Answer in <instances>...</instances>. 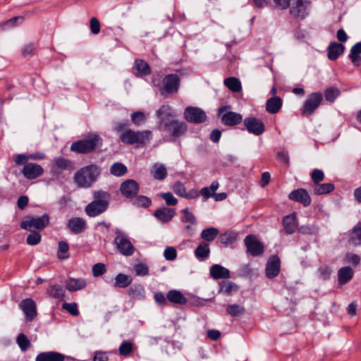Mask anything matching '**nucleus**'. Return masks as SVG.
<instances>
[{
    "label": "nucleus",
    "instance_id": "obj_1",
    "mask_svg": "<svg viewBox=\"0 0 361 361\" xmlns=\"http://www.w3.org/2000/svg\"><path fill=\"white\" fill-rule=\"evenodd\" d=\"M101 173L100 168L90 164L78 170L73 176L75 183L82 188H88L95 183Z\"/></svg>",
    "mask_w": 361,
    "mask_h": 361
},
{
    "label": "nucleus",
    "instance_id": "obj_2",
    "mask_svg": "<svg viewBox=\"0 0 361 361\" xmlns=\"http://www.w3.org/2000/svg\"><path fill=\"white\" fill-rule=\"evenodd\" d=\"M94 197L95 200L85 208V212L90 216H97L106 210L109 195L106 192L99 190L94 192Z\"/></svg>",
    "mask_w": 361,
    "mask_h": 361
},
{
    "label": "nucleus",
    "instance_id": "obj_3",
    "mask_svg": "<svg viewBox=\"0 0 361 361\" xmlns=\"http://www.w3.org/2000/svg\"><path fill=\"white\" fill-rule=\"evenodd\" d=\"M101 145L102 139L98 135L94 134L86 139L73 142L71 146V149L78 153L86 154L93 151Z\"/></svg>",
    "mask_w": 361,
    "mask_h": 361
},
{
    "label": "nucleus",
    "instance_id": "obj_4",
    "mask_svg": "<svg viewBox=\"0 0 361 361\" xmlns=\"http://www.w3.org/2000/svg\"><path fill=\"white\" fill-rule=\"evenodd\" d=\"M116 237L114 243L118 252L123 256H131L135 252V247L125 233L116 229Z\"/></svg>",
    "mask_w": 361,
    "mask_h": 361
},
{
    "label": "nucleus",
    "instance_id": "obj_5",
    "mask_svg": "<svg viewBox=\"0 0 361 361\" xmlns=\"http://www.w3.org/2000/svg\"><path fill=\"white\" fill-rule=\"evenodd\" d=\"M151 137L152 132L150 130L135 132L132 130H128L121 135V139L122 142L126 144L137 143L145 145L150 140Z\"/></svg>",
    "mask_w": 361,
    "mask_h": 361
},
{
    "label": "nucleus",
    "instance_id": "obj_6",
    "mask_svg": "<svg viewBox=\"0 0 361 361\" xmlns=\"http://www.w3.org/2000/svg\"><path fill=\"white\" fill-rule=\"evenodd\" d=\"M311 1L310 0H292L289 13L294 18L303 19L309 15Z\"/></svg>",
    "mask_w": 361,
    "mask_h": 361
},
{
    "label": "nucleus",
    "instance_id": "obj_7",
    "mask_svg": "<svg viewBox=\"0 0 361 361\" xmlns=\"http://www.w3.org/2000/svg\"><path fill=\"white\" fill-rule=\"evenodd\" d=\"M228 109H230V106H225L219 109V115L221 116V122L228 126H235L241 123L243 120L241 114L231 111H227Z\"/></svg>",
    "mask_w": 361,
    "mask_h": 361
},
{
    "label": "nucleus",
    "instance_id": "obj_8",
    "mask_svg": "<svg viewBox=\"0 0 361 361\" xmlns=\"http://www.w3.org/2000/svg\"><path fill=\"white\" fill-rule=\"evenodd\" d=\"M49 223V217L47 214H43L37 218H30L20 223V228L31 231L32 228L37 230L44 229Z\"/></svg>",
    "mask_w": 361,
    "mask_h": 361
},
{
    "label": "nucleus",
    "instance_id": "obj_9",
    "mask_svg": "<svg viewBox=\"0 0 361 361\" xmlns=\"http://www.w3.org/2000/svg\"><path fill=\"white\" fill-rule=\"evenodd\" d=\"M164 127L165 130L173 137H180L187 131L186 124L183 121L177 119L165 122Z\"/></svg>",
    "mask_w": 361,
    "mask_h": 361
},
{
    "label": "nucleus",
    "instance_id": "obj_10",
    "mask_svg": "<svg viewBox=\"0 0 361 361\" xmlns=\"http://www.w3.org/2000/svg\"><path fill=\"white\" fill-rule=\"evenodd\" d=\"M244 242L247 253L253 257L259 256L264 251L263 245L253 235L246 236Z\"/></svg>",
    "mask_w": 361,
    "mask_h": 361
},
{
    "label": "nucleus",
    "instance_id": "obj_11",
    "mask_svg": "<svg viewBox=\"0 0 361 361\" xmlns=\"http://www.w3.org/2000/svg\"><path fill=\"white\" fill-rule=\"evenodd\" d=\"M184 117L188 122L200 123L206 121L207 115L198 107L188 106L184 111Z\"/></svg>",
    "mask_w": 361,
    "mask_h": 361
},
{
    "label": "nucleus",
    "instance_id": "obj_12",
    "mask_svg": "<svg viewBox=\"0 0 361 361\" xmlns=\"http://www.w3.org/2000/svg\"><path fill=\"white\" fill-rule=\"evenodd\" d=\"M181 213L183 214L181 221L185 224L184 231L188 235L191 236L195 232V226L197 224V219L188 208L182 209Z\"/></svg>",
    "mask_w": 361,
    "mask_h": 361
},
{
    "label": "nucleus",
    "instance_id": "obj_13",
    "mask_svg": "<svg viewBox=\"0 0 361 361\" xmlns=\"http://www.w3.org/2000/svg\"><path fill=\"white\" fill-rule=\"evenodd\" d=\"M322 99V94L321 93L316 92L309 95L304 104L302 114L305 116L311 115L319 106Z\"/></svg>",
    "mask_w": 361,
    "mask_h": 361
},
{
    "label": "nucleus",
    "instance_id": "obj_14",
    "mask_svg": "<svg viewBox=\"0 0 361 361\" xmlns=\"http://www.w3.org/2000/svg\"><path fill=\"white\" fill-rule=\"evenodd\" d=\"M243 123L247 131L255 135H260L264 131V125L263 122L257 118H245L243 121Z\"/></svg>",
    "mask_w": 361,
    "mask_h": 361
},
{
    "label": "nucleus",
    "instance_id": "obj_15",
    "mask_svg": "<svg viewBox=\"0 0 361 361\" xmlns=\"http://www.w3.org/2000/svg\"><path fill=\"white\" fill-rule=\"evenodd\" d=\"M120 191L125 197L133 198L139 192V184L133 179L126 180L121 183Z\"/></svg>",
    "mask_w": 361,
    "mask_h": 361
},
{
    "label": "nucleus",
    "instance_id": "obj_16",
    "mask_svg": "<svg viewBox=\"0 0 361 361\" xmlns=\"http://www.w3.org/2000/svg\"><path fill=\"white\" fill-rule=\"evenodd\" d=\"M281 268V261L277 255H271L269 257L265 269L266 276L269 278L276 276Z\"/></svg>",
    "mask_w": 361,
    "mask_h": 361
},
{
    "label": "nucleus",
    "instance_id": "obj_17",
    "mask_svg": "<svg viewBox=\"0 0 361 361\" xmlns=\"http://www.w3.org/2000/svg\"><path fill=\"white\" fill-rule=\"evenodd\" d=\"M20 307L25 314L27 321H32L37 316V305L35 302L31 298L23 300Z\"/></svg>",
    "mask_w": 361,
    "mask_h": 361
},
{
    "label": "nucleus",
    "instance_id": "obj_18",
    "mask_svg": "<svg viewBox=\"0 0 361 361\" xmlns=\"http://www.w3.org/2000/svg\"><path fill=\"white\" fill-rule=\"evenodd\" d=\"M288 198L290 200L302 204L305 207L309 206L311 203V197L309 193L302 188L293 190L288 195Z\"/></svg>",
    "mask_w": 361,
    "mask_h": 361
},
{
    "label": "nucleus",
    "instance_id": "obj_19",
    "mask_svg": "<svg viewBox=\"0 0 361 361\" xmlns=\"http://www.w3.org/2000/svg\"><path fill=\"white\" fill-rule=\"evenodd\" d=\"M179 78L176 74H170L164 77L163 80L164 90L169 93H176L179 87Z\"/></svg>",
    "mask_w": 361,
    "mask_h": 361
},
{
    "label": "nucleus",
    "instance_id": "obj_20",
    "mask_svg": "<svg viewBox=\"0 0 361 361\" xmlns=\"http://www.w3.org/2000/svg\"><path fill=\"white\" fill-rule=\"evenodd\" d=\"M44 172L42 167L35 163H28L25 165L22 171L24 176L28 179H34L40 176Z\"/></svg>",
    "mask_w": 361,
    "mask_h": 361
},
{
    "label": "nucleus",
    "instance_id": "obj_21",
    "mask_svg": "<svg viewBox=\"0 0 361 361\" xmlns=\"http://www.w3.org/2000/svg\"><path fill=\"white\" fill-rule=\"evenodd\" d=\"M67 227L72 233H80L85 231L86 223L82 218L74 217L68 220Z\"/></svg>",
    "mask_w": 361,
    "mask_h": 361
},
{
    "label": "nucleus",
    "instance_id": "obj_22",
    "mask_svg": "<svg viewBox=\"0 0 361 361\" xmlns=\"http://www.w3.org/2000/svg\"><path fill=\"white\" fill-rule=\"evenodd\" d=\"M156 115L163 126L165 122H169L170 118L174 116L172 108L167 105H162L157 111Z\"/></svg>",
    "mask_w": 361,
    "mask_h": 361
},
{
    "label": "nucleus",
    "instance_id": "obj_23",
    "mask_svg": "<svg viewBox=\"0 0 361 361\" xmlns=\"http://www.w3.org/2000/svg\"><path fill=\"white\" fill-rule=\"evenodd\" d=\"M64 355L54 351L40 353L35 358V361H64Z\"/></svg>",
    "mask_w": 361,
    "mask_h": 361
},
{
    "label": "nucleus",
    "instance_id": "obj_24",
    "mask_svg": "<svg viewBox=\"0 0 361 361\" xmlns=\"http://www.w3.org/2000/svg\"><path fill=\"white\" fill-rule=\"evenodd\" d=\"M176 214L174 209L162 207L158 209L154 212V216L161 222L166 223L170 221Z\"/></svg>",
    "mask_w": 361,
    "mask_h": 361
},
{
    "label": "nucleus",
    "instance_id": "obj_25",
    "mask_svg": "<svg viewBox=\"0 0 361 361\" xmlns=\"http://www.w3.org/2000/svg\"><path fill=\"white\" fill-rule=\"evenodd\" d=\"M283 226L287 234H292L295 232L297 226L296 214L292 213L283 219Z\"/></svg>",
    "mask_w": 361,
    "mask_h": 361
},
{
    "label": "nucleus",
    "instance_id": "obj_26",
    "mask_svg": "<svg viewBox=\"0 0 361 361\" xmlns=\"http://www.w3.org/2000/svg\"><path fill=\"white\" fill-rule=\"evenodd\" d=\"M210 274L215 279L230 278V271L228 269L219 264H214L210 267Z\"/></svg>",
    "mask_w": 361,
    "mask_h": 361
},
{
    "label": "nucleus",
    "instance_id": "obj_27",
    "mask_svg": "<svg viewBox=\"0 0 361 361\" xmlns=\"http://www.w3.org/2000/svg\"><path fill=\"white\" fill-rule=\"evenodd\" d=\"M87 283L83 279L70 278L66 281V288L71 292L77 291L84 288Z\"/></svg>",
    "mask_w": 361,
    "mask_h": 361
},
{
    "label": "nucleus",
    "instance_id": "obj_28",
    "mask_svg": "<svg viewBox=\"0 0 361 361\" xmlns=\"http://www.w3.org/2000/svg\"><path fill=\"white\" fill-rule=\"evenodd\" d=\"M345 47L339 43L333 42L328 47V58L334 61L344 51Z\"/></svg>",
    "mask_w": 361,
    "mask_h": 361
},
{
    "label": "nucleus",
    "instance_id": "obj_29",
    "mask_svg": "<svg viewBox=\"0 0 361 361\" xmlns=\"http://www.w3.org/2000/svg\"><path fill=\"white\" fill-rule=\"evenodd\" d=\"M353 270L350 267L341 268L338 271V283L341 285L348 283L353 276Z\"/></svg>",
    "mask_w": 361,
    "mask_h": 361
},
{
    "label": "nucleus",
    "instance_id": "obj_30",
    "mask_svg": "<svg viewBox=\"0 0 361 361\" xmlns=\"http://www.w3.org/2000/svg\"><path fill=\"white\" fill-rule=\"evenodd\" d=\"M166 298L173 303L183 305L186 303L187 299L180 291L172 290L168 292Z\"/></svg>",
    "mask_w": 361,
    "mask_h": 361
},
{
    "label": "nucleus",
    "instance_id": "obj_31",
    "mask_svg": "<svg viewBox=\"0 0 361 361\" xmlns=\"http://www.w3.org/2000/svg\"><path fill=\"white\" fill-rule=\"evenodd\" d=\"M152 176L155 180H162L167 175L166 167L161 164H154L152 166Z\"/></svg>",
    "mask_w": 361,
    "mask_h": 361
},
{
    "label": "nucleus",
    "instance_id": "obj_32",
    "mask_svg": "<svg viewBox=\"0 0 361 361\" xmlns=\"http://www.w3.org/2000/svg\"><path fill=\"white\" fill-rule=\"evenodd\" d=\"M282 106V100L279 97L270 98L267 102V111L271 114L277 113Z\"/></svg>",
    "mask_w": 361,
    "mask_h": 361
},
{
    "label": "nucleus",
    "instance_id": "obj_33",
    "mask_svg": "<svg viewBox=\"0 0 361 361\" xmlns=\"http://www.w3.org/2000/svg\"><path fill=\"white\" fill-rule=\"evenodd\" d=\"M209 245L205 242L200 243L195 251L196 257L200 260H204L207 259L209 257Z\"/></svg>",
    "mask_w": 361,
    "mask_h": 361
},
{
    "label": "nucleus",
    "instance_id": "obj_34",
    "mask_svg": "<svg viewBox=\"0 0 361 361\" xmlns=\"http://www.w3.org/2000/svg\"><path fill=\"white\" fill-rule=\"evenodd\" d=\"M47 294L54 298L62 300L65 296V291L59 285H51L47 288Z\"/></svg>",
    "mask_w": 361,
    "mask_h": 361
},
{
    "label": "nucleus",
    "instance_id": "obj_35",
    "mask_svg": "<svg viewBox=\"0 0 361 361\" xmlns=\"http://www.w3.org/2000/svg\"><path fill=\"white\" fill-rule=\"evenodd\" d=\"M219 293L224 295H229L238 290L237 285L230 281H222L219 283Z\"/></svg>",
    "mask_w": 361,
    "mask_h": 361
},
{
    "label": "nucleus",
    "instance_id": "obj_36",
    "mask_svg": "<svg viewBox=\"0 0 361 361\" xmlns=\"http://www.w3.org/2000/svg\"><path fill=\"white\" fill-rule=\"evenodd\" d=\"M219 184L217 181H213L209 187L202 188L200 194L204 197V200H206L209 197L214 196V192L219 188Z\"/></svg>",
    "mask_w": 361,
    "mask_h": 361
},
{
    "label": "nucleus",
    "instance_id": "obj_37",
    "mask_svg": "<svg viewBox=\"0 0 361 361\" xmlns=\"http://www.w3.org/2000/svg\"><path fill=\"white\" fill-rule=\"evenodd\" d=\"M361 54V42H357L353 45L350 49V54L349 58L355 66H358L360 65V54Z\"/></svg>",
    "mask_w": 361,
    "mask_h": 361
},
{
    "label": "nucleus",
    "instance_id": "obj_38",
    "mask_svg": "<svg viewBox=\"0 0 361 361\" xmlns=\"http://www.w3.org/2000/svg\"><path fill=\"white\" fill-rule=\"evenodd\" d=\"M334 189L331 183L314 184L313 186V192L316 195H324L331 192Z\"/></svg>",
    "mask_w": 361,
    "mask_h": 361
},
{
    "label": "nucleus",
    "instance_id": "obj_39",
    "mask_svg": "<svg viewBox=\"0 0 361 361\" xmlns=\"http://www.w3.org/2000/svg\"><path fill=\"white\" fill-rule=\"evenodd\" d=\"M219 231L217 228L210 227L202 230L201 233V238L208 242L213 241L219 235Z\"/></svg>",
    "mask_w": 361,
    "mask_h": 361
},
{
    "label": "nucleus",
    "instance_id": "obj_40",
    "mask_svg": "<svg viewBox=\"0 0 361 361\" xmlns=\"http://www.w3.org/2000/svg\"><path fill=\"white\" fill-rule=\"evenodd\" d=\"M226 312L231 317H240L245 313V309L242 305L231 304L226 307Z\"/></svg>",
    "mask_w": 361,
    "mask_h": 361
},
{
    "label": "nucleus",
    "instance_id": "obj_41",
    "mask_svg": "<svg viewBox=\"0 0 361 361\" xmlns=\"http://www.w3.org/2000/svg\"><path fill=\"white\" fill-rule=\"evenodd\" d=\"M224 85L233 92H238L241 90L240 82L236 78L231 77L225 79Z\"/></svg>",
    "mask_w": 361,
    "mask_h": 361
},
{
    "label": "nucleus",
    "instance_id": "obj_42",
    "mask_svg": "<svg viewBox=\"0 0 361 361\" xmlns=\"http://www.w3.org/2000/svg\"><path fill=\"white\" fill-rule=\"evenodd\" d=\"M132 279L128 275L118 274L115 278V287L126 288L131 283Z\"/></svg>",
    "mask_w": 361,
    "mask_h": 361
},
{
    "label": "nucleus",
    "instance_id": "obj_43",
    "mask_svg": "<svg viewBox=\"0 0 361 361\" xmlns=\"http://www.w3.org/2000/svg\"><path fill=\"white\" fill-rule=\"evenodd\" d=\"M56 166L60 170H71L73 169V164L68 159L63 157L54 159Z\"/></svg>",
    "mask_w": 361,
    "mask_h": 361
},
{
    "label": "nucleus",
    "instance_id": "obj_44",
    "mask_svg": "<svg viewBox=\"0 0 361 361\" xmlns=\"http://www.w3.org/2000/svg\"><path fill=\"white\" fill-rule=\"evenodd\" d=\"M111 173L115 176H122L127 172V167L121 163H114L110 168Z\"/></svg>",
    "mask_w": 361,
    "mask_h": 361
},
{
    "label": "nucleus",
    "instance_id": "obj_45",
    "mask_svg": "<svg viewBox=\"0 0 361 361\" xmlns=\"http://www.w3.org/2000/svg\"><path fill=\"white\" fill-rule=\"evenodd\" d=\"M129 294L136 299H143L145 298V289L140 286H133L129 289Z\"/></svg>",
    "mask_w": 361,
    "mask_h": 361
},
{
    "label": "nucleus",
    "instance_id": "obj_46",
    "mask_svg": "<svg viewBox=\"0 0 361 361\" xmlns=\"http://www.w3.org/2000/svg\"><path fill=\"white\" fill-rule=\"evenodd\" d=\"M23 18L21 16L13 17L6 21H4L0 24V27L2 30L11 28L16 26L19 23L23 22Z\"/></svg>",
    "mask_w": 361,
    "mask_h": 361
},
{
    "label": "nucleus",
    "instance_id": "obj_47",
    "mask_svg": "<svg viewBox=\"0 0 361 361\" xmlns=\"http://www.w3.org/2000/svg\"><path fill=\"white\" fill-rule=\"evenodd\" d=\"M69 246L68 244L65 241H59L58 247V257L61 259H65L68 257Z\"/></svg>",
    "mask_w": 361,
    "mask_h": 361
},
{
    "label": "nucleus",
    "instance_id": "obj_48",
    "mask_svg": "<svg viewBox=\"0 0 361 361\" xmlns=\"http://www.w3.org/2000/svg\"><path fill=\"white\" fill-rule=\"evenodd\" d=\"M237 234L234 232L228 231L221 235V243L224 245H229L234 243L236 240Z\"/></svg>",
    "mask_w": 361,
    "mask_h": 361
},
{
    "label": "nucleus",
    "instance_id": "obj_49",
    "mask_svg": "<svg viewBox=\"0 0 361 361\" xmlns=\"http://www.w3.org/2000/svg\"><path fill=\"white\" fill-rule=\"evenodd\" d=\"M135 67L140 75H145L149 73V65L142 60L135 61Z\"/></svg>",
    "mask_w": 361,
    "mask_h": 361
},
{
    "label": "nucleus",
    "instance_id": "obj_50",
    "mask_svg": "<svg viewBox=\"0 0 361 361\" xmlns=\"http://www.w3.org/2000/svg\"><path fill=\"white\" fill-rule=\"evenodd\" d=\"M17 343L23 351H25L30 345V341L24 334H20L18 336Z\"/></svg>",
    "mask_w": 361,
    "mask_h": 361
},
{
    "label": "nucleus",
    "instance_id": "obj_51",
    "mask_svg": "<svg viewBox=\"0 0 361 361\" xmlns=\"http://www.w3.org/2000/svg\"><path fill=\"white\" fill-rule=\"evenodd\" d=\"M340 90L335 87H329L325 91V98L327 101L333 102L339 95Z\"/></svg>",
    "mask_w": 361,
    "mask_h": 361
},
{
    "label": "nucleus",
    "instance_id": "obj_52",
    "mask_svg": "<svg viewBox=\"0 0 361 361\" xmlns=\"http://www.w3.org/2000/svg\"><path fill=\"white\" fill-rule=\"evenodd\" d=\"M173 192L179 197H183L186 193V188L180 181H176L172 187Z\"/></svg>",
    "mask_w": 361,
    "mask_h": 361
},
{
    "label": "nucleus",
    "instance_id": "obj_53",
    "mask_svg": "<svg viewBox=\"0 0 361 361\" xmlns=\"http://www.w3.org/2000/svg\"><path fill=\"white\" fill-rule=\"evenodd\" d=\"M119 354L123 356L129 355L133 351V345L130 342H123L118 348Z\"/></svg>",
    "mask_w": 361,
    "mask_h": 361
},
{
    "label": "nucleus",
    "instance_id": "obj_54",
    "mask_svg": "<svg viewBox=\"0 0 361 361\" xmlns=\"http://www.w3.org/2000/svg\"><path fill=\"white\" fill-rule=\"evenodd\" d=\"M132 121L136 126H140L145 123L146 120L145 115L141 111H137L132 114Z\"/></svg>",
    "mask_w": 361,
    "mask_h": 361
},
{
    "label": "nucleus",
    "instance_id": "obj_55",
    "mask_svg": "<svg viewBox=\"0 0 361 361\" xmlns=\"http://www.w3.org/2000/svg\"><path fill=\"white\" fill-rule=\"evenodd\" d=\"M160 196L165 200L168 206H174L178 203V200L171 192L161 193Z\"/></svg>",
    "mask_w": 361,
    "mask_h": 361
},
{
    "label": "nucleus",
    "instance_id": "obj_56",
    "mask_svg": "<svg viewBox=\"0 0 361 361\" xmlns=\"http://www.w3.org/2000/svg\"><path fill=\"white\" fill-rule=\"evenodd\" d=\"M41 240V235L38 232H33L27 235L26 242L28 245H37Z\"/></svg>",
    "mask_w": 361,
    "mask_h": 361
},
{
    "label": "nucleus",
    "instance_id": "obj_57",
    "mask_svg": "<svg viewBox=\"0 0 361 361\" xmlns=\"http://www.w3.org/2000/svg\"><path fill=\"white\" fill-rule=\"evenodd\" d=\"M62 307L73 316L79 314L78 305L75 302L63 303Z\"/></svg>",
    "mask_w": 361,
    "mask_h": 361
},
{
    "label": "nucleus",
    "instance_id": "obj_58",
    "mask_svg": "<svg viewBox=\"0 0 361 361\" xmlns=\"http://www.w3.org/2000/svg\"><path fill=\"white\" fill-rule=\"evenodd\" d=\"M134 204L138 207H147L151 204V200L146 196H138L134 201Z\"/></svg>",
    "mask_w": 361,
    "mask_h": 361
},
{
    "label": "nucleus",
    "instance_id": "obj_59",
    "mask_svg": "<svg viewBox=\"0 0 361 361\" xmlns=\"http://www.w3.org/2000/svg\"><path fill=\"white\" fill-rule=\"evenodd\" d=\"M106 271V267L102 263L95 264L92 267V275L94 277L99 276Z\"/></svg>",
    "mask_w": 361,
    "mask_h": 361
},
{
    "label": "nucleus",
    "instance_id": "obj_60",
    "mask_svg": "<svg viewBox=\"0 0 361 361\" xmlns=\"http://www.w3.org/2000/svg\"><path fill=\"white\" fill-rule=\"evenodd\" d=\"M164 255L166 259L173 261L177 257L176 250L173 247H168L165 249Z\"/></svg>",
    "mask_w": 361,
    "mask_h": 361
},
{
    "label": "nucleus",
    "instance_id": "obj_61",
    "mask_svg": "<svg viewBox=\"0 0 361 361\" xmlns=\"http://www.w3.org/2000/svg\"><path fill=\"white\" fill-rule=\"evenodd\" d=\"M311 177L314 184H317L324 180V175L322 171L314 169L312 172Z\"/></svg>",
    "mask_w": 361,
    "mask_h": 361
},
{
    "label": "nucleus",
    "instance_id": "obj_62",
    "mask_svg": "<svg viewBox=\"0 0 361 361\" xmlns=\"http://www.w3.org/2000/svg\"><path fill=\"white\" fill-rule=\"evenodd\" d=\"M90 30L94 35H97L100 32V23L99 20L93 17L90 19Z\"/></svg>",
    "mask_w": 361,
    "mask_h": 361
},
{
    "label": "nucleus",
    "instance_id": "obj_63",
    "mask_svg": "<svg viewBox=\"0 0 361 361\" xmlns=\"http://www.w3.org/2000/svg\"><path fill=\"white\" fill-rule=\"evenodd\" d=\"M135 271L137 276H146L148 274V268L143 264H137L135 265Z\"/></svg>",
    "mask_w": 361,
    "mask_h": 361
},
{
    "label": "nucleus",
    "instance_id": "obj_64",
    "mask_svg": "<svg viewBox=\"0 0 361 361\" xmlns=\"http://www.w3.org/2000/svg\"><path fill=\"white\" fill-rule=\"evenodd\" d=\"M353 234L355 236L352 237V240H355V238L359 240V243L361 244V223H359L353 228Z\"/></svg>",
    "mask_w": 361,
    "mask_h": 361
}]
</instances>
